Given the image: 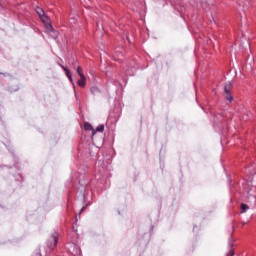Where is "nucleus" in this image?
Returning a JSON list of instances; mask_svg holds the SVG:
<instances>
[{
  "label": "nucleus",
  "instance_id": "obj_1",
  "mask_svg": "<svg viewBox=\"0 0 256 256\" xmlns=\"http://www.w3.org/2000/svg\"><path fill=\"white\" fill-rule=\"evenodd\" d=\"M36 13L40 17L41 21L46 25V28L48 31H53V27L51 26V21L49 20V17L45 15V11H43V8L37 7Z\"/></svg>",
  "mask_w": 256,
  "mask_h": 256
},
{
  "label": "nucleus",
  "instance_id": "obj_2",
  "mask_svg": "<svg viewBox=\"0 0 256 256\" xmlns=\"http://www.w3.org/2000/svg\"><path fill=\"white\" fill-rule=\"evenodd\" d=\"M78 85L79 87H85L87 85V77L81 76L80 79L78 80Z\"/></svg>",
  "mask_w": 256,
  "mask_h": 256
},
{
  "label": "nucleus",
  "instance_id": "obj_3",
  "mask_svg": "<svg viewBox=\"0 0 256 256\" xmlns=\"http://www.w3.org/2000/svg\"><path fill=\"white\" fill-rule=\"evenodd\" d=\"M63 70L65 71L66 73V76L68 77L69 81L72 83V85H75V82H73V77L71 76V72L69 71V69L63 67Z\"/></svg>",
  "mask_w": 256,
  "mask_h": 256
},
{
  "label": "nucleus",
  "instance_id": "obj_4",
  "mask_svg": "<svg viewBox=\"0 0 256 256\" xmlns=\"http://www.w3.org/2000/svg\"><path fill=\"white\" fill-rule=\"evenodd\" d=\"M84 129L85 131H93V126L89 122H86L84 124Z\"/></svg>",
  "mask_w": 256,
  "mask_h": 256
},
{
  "label": "nucleus",
  "instance_id": "obj_5",
  "mask_svg": "<svg viewBox=\"0 0 256 256\" xmlns=\"http://www.w3.org/2000/svg\"><path fill=\"white\" fill-rule=\"evenodd\" d=\"M245 211H249V206L247 204H241V213H245Z\"/></svg>",
  "mask_w": 256,
  "mask_h": 256
},
{
  "label": "nucleus",
  "instance_id": "obj_6",
  "mask_svg": "<svg viewBox=\"0 0 256 256\" xmlns=\"http://www.w3.org/2000/svg\"><path fill=\"white\" fill-rule=\"evenodd\" d=\"M77 73H78L79 77H85V74H83V68L78 67L77 68Z\"/></svg>",
  "mask_w": 256,
  "mask_h": 256
},
{
  "label": "nucleus",
  "instance_id": "obj_7",
  "mask_svg": "<svg viewBox=\"0 0 256 256\" xmlns=\"http://www.w3.org/2000/svg\"><path fill=\"white\" fill-rule=\"evenodd\" d=\"M96 131H98V132H103V131H105V126L104 125H99L97 128H96Z\"/></svg>",
  "mask_w": 256,
  "mask_h": 256
},
{
  "label": "nucleus",
  "instance_id": "obj_8",
  "mask_svg": "<svg viewBox=\"0 0 256 256\" xmlns=\"http://www.w3.org/2000/svg\"><path fill=\"white\" fill-rule=\"evenodd\" d=\"M231 90V84H228L225 86V93H229V91Z\"/></svg>",
  "mask_w": 256,
  "mask_h": 256
},
{
  "label": "nucleus",
  "instance_id": "obj_9",
  "mask_svg": "<svg viewBox=\"0 0 256 256\" xmlns=\"http://www.w3.org/2000/svg\"><path fill=\"white\" fill-rule=\"evenodd\" d=\"M226 99H228V101H233V96H231L230 93H226Z\"/></svg>",
  "mask_w": 256,
  "mask_h": 256
},
{
  "label": "nucleus",
  "instance_id": "obj_10",
  "mask_svg": "<svg viewBox=\"0 0 256 256\" xmlns=\"http://www.w3.org/2000/svg\"><path fill=\"white\" fill-rule=\"evenodd\" d=\"M52 241H54V247L57 245V236H53Z\"/></svg>",
  "mask_w": 256,
  "mask_h": 256
},
{
  "label": "nucleus",
  "instance_id": "obj_11",
  "mask_svg": "<svg viewBox=\"0 0 256 256\" xmlns=\"http://www.w3.org/2000/svg\"><path fill=\"white\" fill-rule=\"evenodd\" d=\"M75 255H81V250L77 249Z\"/></svg>",
  "mask_w": 256,
  "mask_h": 256
},
{
  "label": "nucleus",
  "instance_id": "obj_12",
  "mask_svg": "<svg viewBox=\"0 0 256 256\" xmlns=\"http://www.w3.org/2000/svg\"><path fill=\"white\" fill-rule=\"evenodd\" d=\"M85 211V207H83L80 211V213H83Z\"/></svg>",
  "mask_w": 256,
  "mask_h": 256
},
{
  "label": "nucleus",
  "instance_id": "obj_13",
  "mask_svg": "<svg viewBox=\"0 0 256 256\" xmlns=\"http://www.w3.org/2000/svg\"><path fill=\"white\" fill-rule=\"evenodd\" d=\"M92 135H95V131H92Z\"/></svg>",
  "mask_w": 256,
  "mask_h": 256
},
{
  "label": "nucleus",
  "instance_id": "obj_14",
  "mask_svg": "<svg viewBox=\"0 0 256 256\" xmlns=\"http://www.w3.org/2000/svg\"><path fill=\"white\" fill-rule=\"evenodd\" d=\"M231 256H233L234 254H233V252H231V254H230Z\"/></svg>",
  "mask_w": 256,
  "mask_h": 256
}]
</instances>
